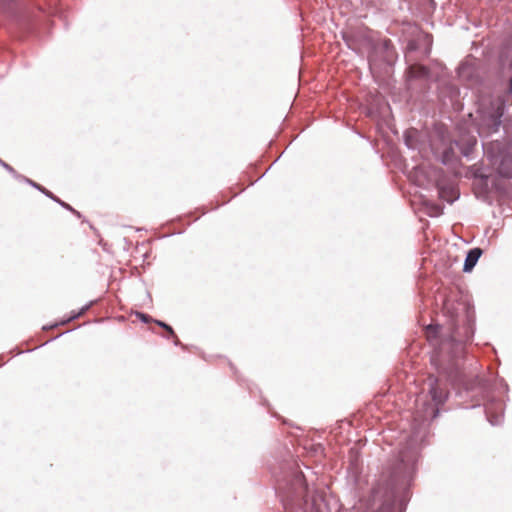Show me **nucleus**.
<instances>
[{
  "label": "nucleus",
  "mask_w": 512,
  "mask_h": 512,
  "mask_svg": "<svg viewBox=\"0 0 512 512\" xmlns=\"http://www.w3.org/2000/svg\"><path fill=\"white\" fill-rule=\"evenodd\" d=\"M27 181H28L31 185H33L34 187H36L37 189H39L40 191H42L44 194H46L47 196H49L50 198H52V199H54L55 201L59 202V203H60L63 207H65L66 209H68V210H71V211L75 212V211L72 209V207H71L70 205H68V204H66V203H64V202H62V201H60V200H59V199H57L56 197H54V196L52 195V193H51V192H49V191H47L45 188L40 187L38 184H36V183L32 182L31 180H27Z\"/></svg>",
  "instance_id": "obj_11"
},
{
  "label": "nucleus",
  "mask_w": 512,
  "mask_h": 512,
  "mask_svg": "<svg viewBox=\"0 0 512 512\" xmlns=\"http://www.w3.org/2000/svg\"><path fill=\"white\" fill-rule=\"evenodd\" d=\"M276 492L281 497L285 509L302 501L306 503L307 485L303 473L297 468H292L281 479H276Z\"/></svg>",
  "instance_id": "obj_5"
},
{
  "label": "nucleus",
  "mask_w": 512,
  "mask_h": 512,
  "mask_svg": "<svg viewBox=\"0 0 512 512\" xmlns=\"http://www.w3.org/2000/svg\"><path fill=\"white\" fill-rule=\"evenodd\" d=\"M157 324L159 326L163 327L169 333L170 336L175 337V341H174L175 345L180 344L178 338L175 336V333H174L172 327H170L169 325H167L166 323L161 322V321H157Z\"/></svg>",
  "instance_id": "obj_13"
},
{
  "label": "nucleus",
  "mask_w": 512,
  "mask_h": 512,
  "mask_svg": "<svg viewBox=\"0 0 512 512\" xmlns=\"http://www.w3.org/2000/svg\"><path fill=\"white\" fill-rule=\"evenodd\" d=\"M368 62H369V67H370V70L371 72L374 74L375 73V70H376V67H377V61L373 55V53H370L368 55Z\"/></svg>",
  "instance_id": "obj_14"
},
{
  "label": "nucleus",
  "mask_w": 512,
  "mask_h": 512,
  "mask_svg": "<svg viewBox=\"0 0 512 512\" xmlns=\"http://www.w3.org/2000/svg\"><path fill=\"white\" fill-rule=\"evenodd\" d=\"M447 397L448 392L440 386L438 379L430 376L415 399V420L425 424L436 418L439 406L445 402Z\"/></svg>",
  "instance_id": "obj_4"
},
{
  "label": "nucleus",
  "mask_w": 512,
  "mask_h": 512,
  "mask_svg": "<svg viewBox=\"0 0 512 512\" xmlns=\"http://www.w3.org/2000/svg\"><path fill=\"white\" fill-rule=\"evenodd\" d=\"M456 144H457V146H459L461 153L464 156L468 157L470 155V153L472 152V150L474 149V147L476 146L477 139L475 136L470 135V136H467L466 138H462V139L456 141Z\"/></svg>",
  "instance_id": "obj_7"
},
{
  "label": "nucleus",
  "mask_w": 512,
  "mask_h": 512,
  "mask_svg": "<svg viewBox=\"0 0 512 512\" xmlns=\"http://www.w3.org/2000/svg\"><path fill=\"white\" fill-rule=\"evenodd\" d=\"M481 255H482V250L480 248L470 249L467 253L463 270L465 272H470L476 265V263Z\"/></svg>",
  "instance_id": "obj_8"
},
{
  "label": "nucleus",
  "mask_w": 512,
  "mask_h": 512,
  "mask_svg": "<svg viewBox=\"0 0 512 512\" xmlns=\"http://www.w3.org/2000/svg\"><path fill=\"white\" fill-rule=\"evenodd\" d=\"M451 306H452V304H450V303L447 301V302H445V303H444V307H443V311H444V313L449 314V316H448V317H449L448 328H450V327H451L452 317H454V318H457V319H458V321H459V322H458V327H459L460 331H461V332H463V328H464L465 326H467V325L471 326L470 321L468 320V316H465V319H466V320H465V323H464V325H463V326H461V327H460V323H461V322H464V321L460 319V317H459V315H458L457 313H454V312H452V311H451ZM470 328L472 329V327H470Z\"/></svg>",
  "instance_id": "obj_9"
},
{
  "label": "nucleus",
  "mask_w": 512,
  "mask_h": 512,
  "mask_svg": "<svg viewBox=\"0 0 512 512\" xmlns=\"http://www.w3.org/2000/svg\"><path fill=\"white\" fill-rule=\"evenodd\" d=\"M418 457L419 436L414 432L399 449L395 461L381 474L374 494L395 498L400 490L406 489L413 479Z\"/></svg>",
  "instance_id": "obj_1"
},
{
  "label": "nucleus",
  "mask_w": 512,
  "mask_h": 512,
  "mask_svg": "<svg viewBox=\"0 0 512 512\" xmlns=\"http://www.w3.org/2000/svg\"><path fill=\"white\" fill-rule=\"evenodd\" d=\"M14 0H0V3L3 5V6H9L11 3H13Z\"/></svg>",
  "instance_id": "obj_16"
},
{
  "label": "nucleus",
  "mask_w": 512,
  "mask_h": 512,
  "mask_svg": "<svg viewBox=\"0 0 512 512\" xmlns=\"http://www.w3.org/2000/svg\"><path fill=\"white\" fill-rule=\"evenodd\" d=\"M409 73L412 77H415V78H423V77H426L427 74H428V70L426 67L424 66H421V65H415V66H411L409 68Z\"/></svg>",
  "instance_id": "obj_10"
},
{
  "label": "nucleus",
  "mask_w": 512,
  "mask_h": 512,
  "mask_svg": "<svg viewBox=\"0 0 512 512\" xmlns=\"http://www.w3.org/2000/svg\"><path fill=\"white\" fill-rule=\"evenodd\" d=\"M485 413L487 420L492 425L500 424L504 415V403L501 400H488L485 404Z\"/></svg>",
  "instance_id": "obj_6"
},
{
  "label": "nucleus",
  "mask_w": 512,
  "mask_h": 512,
  "mask_svg": "<svg viewBox=\"0 0 512 512\" xmlns=\"http://www.w3.org/2000/svg\"><path fill=\"white\" fill-rule=\"evenodd\" d=\"M484 160L488 168L480 167L476 170L475 176L479 179L482 193L489 192L488 179L493 173L504 177L512 178V153L508 145L501 141H492L483 145Z\"/></svg>",
  "instance_id": "obj_3"
},
{
  "label": "nucleus",
  "mask_w": 512,
  "mask_h": 512,
  "mask_svg": "<svg viewBox=\"0 0 512 512\" xmlns=\"http://www.w3.org/2000/svg\"><path fill=\"white\" fill-rule=\"evenodd\" d=\"M139 316L141 317L142 321H144V322H148L149 321V316L148 315L139 314Z\"/></svg>",
  "instance_id": "obj_17"
},
{
  "label": "nucleus",
  "mask_w": 512,
  "mask_h": 512,
  "mask_svg": "<svg viewBox=\"0 0 512 512\" xmlns=\"http://www.w3.org/2000/svg\"><path fill=\"white\" fill-rule=\"evenodd\" d=\"M441 330H442V327L439 325L428 326L427 330H426V334H427V338L429 339V341L432 342L434 340V338H436L439 334H441Z\"/></svg>",
  "instance_id": "obj_12"
},
{
  "label": "nucleus",
  "mask_w": 512,
  "mask_h": 512,
  "mask_svg": "<svg viewBox=\"0 0 512 512\" xmlns=\"http://www.w3.org/2000/svg\"><path fill=\"white\" fill-rule=\"evenodd\" d=\"M1 165L7 170L9 171L10 173H15V170L10 166L8 165L7 163L5 162H1Z\"/></svg>",
  "instance_id": "obj_15"
},
{
  "label": "nucleus",
  "mask_w": 512,
  "mask_h": 512,
  "mask_svg": "<svg viewBox=\"0 0 512 512\" xmlns=\"http://www.w3.org/2000/svg\"><path fill=\"white\" fill-rule=\"evenodd\" d=\"M458 319L452 317L451 327L448 338L443 339L438 344L432 361L438 367L439 371L445 374L451 380H457L461 376L460 361L464 356L465 343L473 335V330L469 325L463 328V332L458 327Z\"/></svg>",
  "instance_id": "obj_2"
}]
</instances>
